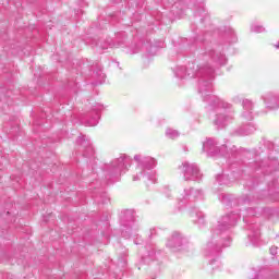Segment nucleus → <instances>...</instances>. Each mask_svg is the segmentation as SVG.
Masks as SVG:
<instances>
[{
    "label": "nucleus",
    "mask_w": 279,
    "mask_h": 279,
    "mask_svg": "<svg viewBox=\"0 0 279 279\" xmlns=\"http://www.w3.org/2000/svg\"><path fill=\"white\" fill-rule=\"evenodd\" d=\"M228 64L226 53L221 47L203 44L195 62L189 63L186 68L178 65L173 69L174 77L178 80H198V93L203 101L207 104L208 110H213V124L217 130H226L234 121V107L232 104L215 96L213 93V81L215 69Z\"/></svg>",
    "instance_id": "1"
},
{
    "label": "nucleus",
    "mask_w": 279,
    "mask_h": 279,
    "mask_svg": "<svg viewBox=\"0 0 279 279\" xmlns=\"http://www.w3.org/2000/svg\"><path fill=\"white\" fill-rule=\"evenodd\" d=\"M218 199L225 206H242L239 213H230L222 216L216 226L211 229V235L205 245V256H218L221 254L222 247H230L232 245V238H230V229L236 226V222L243 217L244 223H247V217H256V209L254 204L256 199L252 195H243L240 198H234L232 194L220 193Z\"/></svg>",
    "instance_id": "2"
},
{
    "label": "nucleus",
    "mask_w": 279,
    "mask_h": 279,
    "mask_svg": "<svg viewBox=\"0 0 279 279\" xmlns=\"http://www.w3.org/2000/svg\"><path fill=\"white\" fill-rule=\"evenodd\" d=\"M262 147L256 151V160L251 165L252 169L256 171V175L263 174V177L253 178V186H256L263 182L268 181L269 192L274 189H278V183L274 180V175H278V159L274 155V144L269 140H263L260 142Z\"/></svg>",
    "instance_id": "3"
},
{
    "label": "nucleus",
    "mask_w": 279,
    "mask_h": 279,
    "mask_svg": "<svg viewBox=\"0 0 279 279\" xmlns=\"http://www.w3.org/2000/svg\"><path fill=\"white\" fill-rule=\"evenodd\" d=\"M135 162L137 166L133 172V182H138V180H144V182H150L151 184H156V166L158 161L156 158L143 155L134 156Z\"/></svg>",
    "instance_id": "4"
},
{
    "label": "nucleus",
    "mask_w": 279,
    "mask_h": 279,
    "mask_svg": "<svg viewBox=\"0 0 279 279\" xmlns=\"http://www.w3.org/2000/svg\"><path fill=\"white\" fill-rule=\"evenodd\" d=\"M132 165V158L128 155H121L109 165H105V178L108 182H119L121 175L128 172L129 167Z\"/></svg>",
    "instance_id": "5"
},
{
    "label": "nucleus",
    "mask_w": 279,
    "mask_h": 279,
    "mask_svg": "<svg viewBox=\"0 0 279 279\" xmlns=\"http://www.w3.org/2000/svg\"><path fill=\"white\" fill-rule=\"evenodd\" d=\"M242 108L241 119L244 123L240 125L233 134L235 136H250V134L256 132V125L252 122L254 121V102L250 99H244L242 101Z\"/></svg>",
    "instance_id": "6"
},
{
    "label": "nucleus",
    "mask_w": 279,
    "mask_h": 279,
    "mask_svg": "<svg viewBox=\"0 0 279 279\" xmlns=\"http://www.w3.org/2000/svg\"><path fill=\"white\" fill-rule=\"evenodd\" d=\"M203 151L210 158H215V156H225V158H230L231 156L232 158H236L241 154V150L232 144L218 147L217 140L215 138H207L203 142Z\"/></svg>",
    "instance_id": "7"
},
{
    "label": "nucleus",
    "mask_w": 279,
    "mask_h": 279,
    "mask_svg": "<svg viewBox=\"0 0 279 279\" xmlns=\"http://www.w3.org/2000/svg\"><path fill=\"white\" fill-rule=\"evenodd\" d=\"M121 234L123 239H130L138 232L140 225L134 216V210L125 209L120 215Z\"/></svg>",
    "instance_id": "8"
},
{
    "label": "nucleus",
    "mask_w": 279,
    "mask_h": 279,
    "mask_svg": "<svg viewBox=\"0 0 279 279\" xmlns=\"http://www.w3.org/2000/svg\"><path fill=\"white\" fill-rule=\"evenodd\" d=\"M166 246L172 252H189L191 250V242L181 232L174 231L167 240Z\"/></svg>",
    "instance_id": "9"
},
{
    "label": "nucleus",
    "mask_w": 279,
    "mask_h": 279,
    "mask_svg": "<svg viewBox=\"0 0 279 279\" xmlns=\"http://www.w3.org/2000/svg\"><path fill=\"white\" fill-rule=\"evenodd\" d=\"M178 199L185 206L191 207V204H195V202H202V199H204V190L191 186L183 187Z\"/></svg>",
    "instance_id": "10"
},
{
    "label": "nucleus",
    "mask_w": 279,
    "mask_h": 279,
    "mask_svg": "<svg viewBox=\"0 0 279 279\" xmlns=\"http://www.w3.org/2000/svg\"><path fill=\"white\" fill-rule=\"evenodd\" d=\"M179 171L183 173L185 182H201L202 180V172L197 163L183 161L182 165L179 166Z\"/></svg>",
    "instance_id": "11"
},
{
    "label": "nucleus",
    "mask_w": 279,
    "mask_h": 279,
    "mask_svg": "<svg viewBox=\"0 0 279 279\" xmlns=\"http://www.w3.org/2000/svg\"><path fill=\"white\" fill-rule=\"evenodd\" d=\"M239 178V172H231L230 174H218L216 177V183L214 184V191H217V186H230Z\"/></svg>",
    "instance_id": "12"
},
{
    "label": "nucleus",
    "mask_w": 279,
    "mask_h": 279,
    "mask_svg": "<svg viewBox=\"0 0 279 279\" xmlns=\"http://www.w3.org/2000/svg\"><path fill=\"white\" fill-rule=\"evenodd\" d=\"M262 99L268 110L279 109V95L274 92H266L262 95Z\"/></svg>",
    "instance_id": "13"
},
{
    "label": "nucleus",
    "mask_w": 279,
    "mask_h": 279,
    "mask_svg": "<svg viewBox=\"0 0 279 279\" xmlns=\"http://www.w3.org/2000/svg\"><path fill=\"white\" fill-rule=\"evenodd\" d=\"M77 145H81L83 147V156L85 158H93L95 156V149L93 148V145L90 144V137L86 135H81L76 140Z\"/></svg>",
    "instance_id": "14"
},
{
    "label": "nucleus",
    "mask_w": 279,
    "mask_h": 279,
    "mask_svg": "<svg viewBox=\"0 0 279 279\" xmlns=\"http://www.w3.org/2000/svg\"><path fill=\"white\" fill-rule=\"evenodd\" d=\"M190 217L198 228H204L206 226V215H204V211L199 210L196 207L191 208L190 207Z\"/></svg>",
    "instance_id": "15"
},
{
    "label": "nucleus",
    "mask_w": 279,
    "mask_h": 279,
    "mask_svg": "<svg viewBox=\"0 0 279 279\" xmlns=\"http://www.w3.org/2000/svg\"><path fill=\"white\" fill-rule=\"evenodd\" d=\"M100 110H104V105L99 102H95L94 105H92V111L94 113L89 120L85 121V125H87L88 128H95V125L99 123V119L101 118V116L99 114Z\"/></svg>",
    "instance_id": "16"
},
{
    "label": "nucleus",
    "mask_w": 279,
    "mask_h": 279,
    "mask_svg": "<svg viewBox=\"0 0 279 279\" xmlns=\"http://www.w3.org/2000/svg\"><path fill=\"white\" fill-rule=\"evenodd\" d=\"M160 258V251H156V246H151L146 250L145 254L142 255V263L144 265H149L154 260Z\"/></svg>",
    "instance_id": "17"
},
{
    "label": "nucleus",
    "mask_w": 279,
    "mask_h": 279,
    "mask_svg": "<svg viewBox=\"0 0 279 279\" xmlns=\"http://www.w3.org/2000/svg\"><path fill=\"white\" fill-rule=\"evenodd\" d=\"M248 230H250L248 239L251 243L255 247H258V245H260V229L258 228L257 225H250Z\"/></svg>",
    "instance_id": "18"
},
{
    "label": "nucleus",
    "mask_w": 279,
    "mask_h": 279,
    "mask_svg": "<svg viewBox=\"0 0 279 279\" xmlns=\"http://www.w3.org/2000/svg\"><path fill=\"white\" fill-rule=\"evenodd\" d=\"M93 197L96 204H108L110 202V196L104 190L96 192Z\"/></svg>",
    "instance_id": "19"
},
{
    "label": "nucleus",
    "mask_w": 279,
    "mask_h": 279,
    "mask_svg": "<svg viewBox=\"0 0 279 279\" xmlns=\"http://www.w3.org/2000/svg\"><path fill=\"white\" fill-rule=\"evenodd\" d=\"M166 136L167 138H170L171 141H175V138H180V131L175 129L168 128L166 130Z\"/></svg>",
    "instance_id": "20"
},
{
    "label": "nucleus",
    "mask_w": 279,
    "mask_h": 279,
    "mask_svg": "<svg viewBox=\"0 0 279 279\" xmlns=\"http://www.w3.org/2000/svg\"><path fill=\"white\" fill-rule=\"evenodd\" d=\"M226 38L230 44L236 43L238 39H236V33H234V29L228 28V31L226 32Z\"/></svg>",
    "instance_id": "21"
},
{
    "label": "nucleus",
    "mask_w": 279,
    "mask_h": 279,
    "mask_svg": "<svg viewBox=\"0 0 279 279\" xmlns=\"http://www.w3.org/2000/svg\"><path fill=\"white\" fill-rule=\"evenodd\" d=\"M251 32H253V34H263V32H265V28L258 23H253L251 24Z\"/></svg>",
    "instance_id": "22"
},
{
    "label": "nucleus",
    "mask_w": 279,
    "mask_h": 279,
    "mask_svg": "<svg viewBox=\"0 0 279 279\" xmlns=\"http://www.w3.org/2000/svg\"><path fill=\"white\" fill-rule=\"evenodd\" d=\"M213 271H217V269H221V262L217 258H214L209 262Z\"/></svg>",
    "instance_id": "23"
},
{
    "label": "nucleus",
    "mask_w": 279,
    "mask_h": 279,
    "mask_svg": "<svg viewBox=\"0 0 279 279\" xmlns=\"http://www.w3.org/2000/svg\"><path fill=\"white\" fill-rule=\"evenodd\" d=\"M96 47L99 49H108V47H114V44L107 41L105 44H101V41L96 43Z\"/></svg>",
    "instance_id": "24"
},
{
    "label": "nucleus",
    "mask_w": 279,
    "mask_h": 279,
    "mask_svg": "<svg viewBox=\"0 0 279 279\" xmlns=\"http://www.w3.org/2000/svg\"><path fill=\"white\" fill-rule=\"evenodd\" d=\"M158 232H159V229H157V228H151V229L149 230V234H148L149 239H156V236H158Z\"/></svg>",
    "instance_id": "25"
},
{
    "label": "nucleus",
    "mask_w": 279,
    "mask_h": 279,
    "mask_svg": "<svg viewBox=\"0 0 279 279\" xmlns=\"http://www.w3.org/2000/svg\"><path fill=\"white\" fill-rule=\"evenodd\" d=\"M163 195L168 199H171L173 197V195L171 194V189L169 186L163 187Z\"/></svg>",
    "instance_id": "26"
},
{
    "label": "nucleus",
    "mask_w": 279,
    "mask_h": 279,
    "mask_svg": "<svg viewBox=\"0 0 279 279\" xmlns=\"http://www.w3.org/2000/svg\"><path fill=\"white\" fill-rule=\"evenodd\" d=\"M270 254H271V256H276V254H278V246H271Z\"/></svg>",
    "instance_id": "27"
},
{
    "label": "nucleus",
    "mask_w": 279,
    "mask_h": 279,
    "mask_svg": "<svg viewBox=\"0 0 279 279\" xmlns=\"http://www.w3.org/2000/svg\"><path fill=\"white\" fill-rule=\"evenodd\" d=\"M233 104H241V97L239 95H235L232 97Z\"/></svg>",
    "instance_id": "28"
},
{
    "label": "nucleus",
    "mask_w": 279,
    "mask_h": 279,
    "mask_svg": "<svg viewBox=\"0 0 279 279\" xmlns=\"http://www.w3.org/2000/svg\"><path fill=\"white\" fill-rule=\"evenodd\" d=\"M271 195L275 202H279V191H275Z\"/></svg>",
    "instance_id": "29"
},
{
    "label": "nucleus",
    "mask_w": 279,
    "mask_h": 279,
    "mask_svg": "<svg viewBox=\"0 0 279 279\" xmlns=\"http://www.w3.org/2000/svg\"><path fill=\"white\" fill-rule=\"evenodd\" d=\"M264 213H265V215H274V213H276V210H274V209H265Z\"/></svg>",
    "instance_id": "30"
},
{
    "label": "nucleus",
    "mask_w": 279,
    "mask_h": 279,
    "mask_svg": "<svg viewBox=\"0 0 279 279\" xmlns=\"http://www.w3.org/2000/svg\"><path fill=\"white\" fill-rule=\"evenodd\" d=\"M97 75H99L101 80H106V74H104L101 72V70H99V72H97Z\"/></svg>",
    "instance_id": "31"
},
{
    "label": "nucleus",
    "mask_w": 279,
    "mask_h": 279,
    "mask_svg": "<svg viewBox=\"0 0 279 279\" xmlns=\"http://www.w3.org/2000/svg\"><path fill=\"white\" fill-rule=\"evenodd\" d=\"M275 49H279V41L274 45Z\"/></svg>",
    "instance_id": "32"
},
{
    "label": "nucleus",
    "mask_w": 279,
    "mask_h": 279,
    "mask_svg": "<svg viewBox=\"0 0 279 279\" xmlns=\"http://www.w3.org/2000/svg\"><path fill=\"white\" fill-rule=\"evenodd\" d=\"M143 48H144V49H148L147 45H143Z\"/></svg>",
    "instance_id": "33"
},
{
    "label": "nucleus",
    "mask_w": 279,
    "mask_h": 279,
    "mask_svg": "<svg viewBox=\"0 0 279 279\" xmlns=\"http://www.w3.org/2000/svg\"><path fill=\"white\" fill-rule=\"evenodd\" d=\"M178 7V3H174L173 8H177Z\"/></svg>",
    "instance_id": "34"
}]
</instances>
